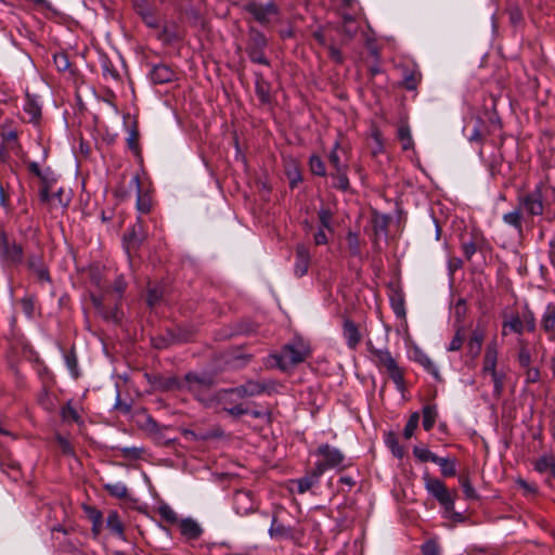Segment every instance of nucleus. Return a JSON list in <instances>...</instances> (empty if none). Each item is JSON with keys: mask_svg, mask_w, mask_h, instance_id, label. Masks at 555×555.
Here are the masks:
<instances>
[{"mask_svg": "<svg viewBox=\"0 0 555 555\" xmlns=\"http://www.w3.org/2000/svg\"><path fill=\"white\" fill-rule=\"evenodd\" d=\"M543 184L539 183L534 190L518 194L517 205L502 215V221L515 230L519 238L524 237V223L532 222L534 217L544 212Z\"/></svg>", "mask_w": 555, "mask_h": 555, "instance_id": "f257e3e1", "label": "nucleus"}, {"mask_svg": "<svg viewBox=\"0 0 555 555\" xmlns=\"http://www.w3.org/2000/svg\"><path fill=\"white\" fill-rule=\"evenodd\" d=\"M424 481L425 489L443 507L444 516L453 521H463L464 516L454 509L456 491H449L440 479L433 478L428 474L424 475Z\"/></svg>", "mask_w": 555, "mask_h": 555, "instance_id": "f03ea898", "label": "nucleus"}, {"mask_svg": "<svg viewBox=\"0 0 555 555\" xmlns=\"http://www.w3.org/2000/svg\"><path fill=\"white\" fill-rule=\"evenodd\" d=\"M367 350L376 366L385 371L400 392L405 390L404 372L387 348H376L371 341L367 343Z\"/></svg>", "mask_w": 555, "mask_h": 555, "instance_id": "7ed1b4c3", "label": "nucleus"}, {"mask_svg": "<svg viewBox=\"0 0 555 555\" xmlns=\"http://www.w3.org/2000/svg\"><path fill=\"white\" fill-rule=\"evenodd\" d=\"M499 349L496 341H491L487 345L482 359L481 374L489 375L493 383L492 396L500 399L504 391V383L506 373L503 369L498 367Z\"/></svg>", "mask_w": 555, "mask_h": 555, "instance_id": "20e7f679", "label": "nucleus"}, {"mask_svg": "<svg viewBox=\"0 0 555 555\" xmlns=\"http://www.w3.org/2000/svg\"><path fill=\"white\" fill-rule=\"evenodd\" d=\"M309 356V349L302 343H293L285 345L279 354H274L276 365L282 371L304 362Z\"/></svg>", "mask_w": 555, "mask_h": 555, "instance_id": "39448f33", "label": "nucleus"}, {"mask_svg": "<svg viewBox=\"0 0 555 555\" xmlns=\"http://www.w3.org/2000/svg\"><path fill=\"white\" fill-rule=\"evenodd\" d=\"M245 11L262 26L276 22L281 14L279 7L272 1L268 3L250 1L245 4Z\"/></svg>", "mask_w": 555, "mask_h": 555, "instance_id": "423d86ee", "label": "nucleus"}, {"mask_svg": "<svg viewBox=\"0 0 555 555\" xmlns=\"http://www.w3.org/2000/svg\"><path fill=\"white\" fill-rule=\"evenodd\" d=\"M317 455L320 459L315 462L314 467L324 474L328 469L340 468L345 460L344 454L336 448L324 443L317 449Z\"/></svg>", "mask_w": 555, "mask_h": 555, "instance_id": "0eeeda50", "label": "nucleus"}, {"mask_svg": "<svg viewBox=\"0 0 555 555\" xmlns=\"http://www.w3.org/2000/svg\"><path fill=\"white\" fill-rule=\"evenodd\" d=\"M212 384L214 379L208 374L188 373L184 376V390L194 395L199 401L207 399Z\"/></svg>", "mask_w": 555, "mask_h": 555, "instance_id": "6e6552de", "label": "nucleus"}, {"mask_svg": "<svg viewBox=\"0 0 555 555\" xmlns=\"http://www.w3.org/2000/svg\"><path fill=\"white\" fill-rule=\"evenodd\" d=\"M278 389V384L274 380L258 382L247 380L245 384L225 390L227 393H234L240 398L255 397L262 393H272Z\"/></svg>", "mask_w": 555, "mask_h": 555, "instance_id": "1a4fd4ad", "label": "nucleus"}, {"mask_svg": "<svg viewBox=\"0 0 555 555\" xmlns=\"http://www.w3.org/2000/svg\"><path fill=\"white\" fill-rule=\"evenodd\" d=\"M0 258L9 264H20L24 258L23 247L11 242L4 232H0Z\"/></svg>", "mask_w": 555, "mask_h": 555, "instance_id": "9d476101", "label": "nucleus"}, {"mask_svg": "<svg viewBox=\"0 0 555 555\" xmlns=\"http://www.w3.org/2000/svg\"><path fill=\"white\" fill-rule=\"evenodd\" d=\"M268 533L271 539L276 541L287 540L294 543H299L302 538V532L300 530L292 526H285L280 522L275 516L272 517Z\"/></svg>", "mask_w": 555, "mask_h": 555, "instance_id": "9b49d317", "label": "nucleus"}, {"mask_svg": "<svg viewBox=\"0 0 555 555\" xmlns=\"http://www.w3.org/2000/svg\"><path fill=\"white\" fill-rule=\"evenodd\" d=\"M233 508L237 515L247 516L257 511L258 504L251 491L237 490L233 494Z\"/></svg>", "mask_w": 555, "mask_h": 555, "instance_id": "f8f14e48", "label": "nucleus"}, {"mask_svg": "<svg viewBox=\"0 0 555 555\" xmlns=\"http://www.w3.org/2000/svg\"><path fill=\"white\" fill-rule=\"evenodd\" d=\"M540 324L550 340H555V302H548L541 315Z\"/></svg>", "mask_w": 555, "mask_h": 555, "instance_id": "ddd939ff", "label": "nucleus"}, {"mask_svg": "<svg viewBox=\"0 0 555 555\" xmlns=\"http://www.w3.org/2000/svg\"><path fill=\"white\" fill-rule=\"evenodd\" d=\"M310 253L305 245H298L296 248V259L294 264V273L297 278L307 274L310 266Z\"/></svg>", "mask_w": 555, "mask_h": 555, "instance_id": "4468645a", "label": "nucleus"}, {"mask_svg": "<svg viewBox=\"0 0 555 555\" xmlns=\"http://www.w3.org/2000/svg\"><path fill=\"white\" fill-rule=\"evenodd\" d=\"M176 72L167 64L154 65L150 72L151 80L154 83L163 85L176 79Z\"/></svg>", "mask_w": 555, "mask_h": 555, "instance_id": "2eb2a0df", "label": "nucleus"}, {"mask_svg": "<svg viewBox=\"0 0 555 555\" xmlns=\"http://www.w3.org/2000/svg\"><path fill=\"white\" fill-rule=\"evenodd\" d=\"M179 528L181 535L188 541L197 540L203 534V528L193 518L181 519L179 521Z\"/></svg>", "mask_w": 555, "mask_h": 555, "instance_id": "dca6fc26", "label": "nucleus"}, {"mask_svg": "<svg viewBox=\"0 0 555 555\" xmlns=\"http://www.w3.org/2000/svg\"><path fill=\"white\" fill-rule=\"evenodd\" d=\"M323 474L320 469L313 467L309 473H307L304 477L299 479L292 480L293 485L297 486V492L302 494L310 490L312 487L317 486L320 482V478Z\"/></svg>", "mask_w": 555, "mask_h": 555, "instance_id": "f3484780", "label": "nucleus"}, {"mask_svg": "<svg viewBox=\"0 0 555 555\" xmlns=\"http://www.w3.org/2000/svg\"><path fill=\"white\" fill-rule=\"evenodd\" d=\"M24 113L28 116L27 121L37 124L41 118V105L36 95L26 94L23 105Z\"/></svg>", "mask_w": 555, "mask_h": 555, "instance_id": "a211bd4d", "label": "nucleus"}, {"mask_svg": "<svg viewBox=\"0 0 555 555\" xmlns=\"http://www.w3.org/2000/svg\"><path fill=\"white\" fill-rule=\"evenodd\" d=\"M343 335L349 349L354 350L361 341V334L357 324L351 320H345L343 324Z\"/></svg>", "mask_w": 555, "mask_h": 555, "instance_id": "6ab92c4d", "label": "nucleus"}, {"mask_svg": "<svg viewBox=\"0 0 555 555\" xmlns=\"http://www.w3.org/2000/svg\"><path fill=\"white\" fill-rule=\"evenodd\" d=\"M27 264H28L29 270H31L36 274L38 282H40V283H50L51 282L49 271L40 256H37V255L29 256Z\"/></svg>", "mask_w": 555, "mask_h": 555, "instance_id": "aec40b11", "label": "nucleus"}, {"mask_svg": "<svg viewBox=\"0 0 555 555\" xmlns=\"http://www.w3.org/2000/svg\"><path fill=\"white\" fill-rule=\"evenodd\" d=\"M533 468L539 474L550 472L552 478L555 479V456L543 454L533 462Z\"/></svg>", "mask_w": 555, "mask_h": 555, "instance_id": "412c9836", "label": "nucleus"}, {"mask_svg": "<svg viewBox=\"0 0 555 555\" xmlns=\"http://www.w3.org/2000/svg\"><path fill=\"white\" fill-rule=\"evenodd\" d=\"M482 242H483V237L479 233L473 232L472 238L469 241L462 242V250H463L464 257L467 260H470L472 257L476 254L477 249L480 248Z\"/></svg>", "mask_w": 555, "mask_h": 555, "instance_id": "4be33fe9", "label": "nucleus"}, {"mask_svg": "<svg viewBox=\"0 0 555 555\" xmlns=\"http://www.w3.org/2000/svg\"><path fill=\"white\" fill-rule=\"evenodd\" d=\"M255 89L261 103L266 104L271 101V86L260 74H256Z\"/></svg>", "mask_w": 555, "mask_h": 555, "instance_id": "5701e85b", "label": "nucleus"}, {"mask_svg": "<svg viewBox=\"0 0 555 555\" xmlns=\"http://www.w3.org/2000/svg\"><path fill=\"white\" fill-rule=\"evenodd\" d=\"M106 527L116 537H118L120 539L125 538L124 524H122L117 511H109L107 518H106Z\"/></svg>", "mask_w": 555, "mask_h": 555, "instance_id": "b1692460", "label": "nucleus"}, {"mask_svg": "<svg viewBox=\"0 0 555 555\" xmlns=\"http://www.w3.org/2000/svg\"><path fill=\"white\" fill-rule=\"evenodd\" d=\"M346 155V151L340 147L339 142H335L332 151L328 154V162L334 170L347 169L348 165L341 160V156Z\"/></svg>", "mask_w": 555, "mask_h": 555, "instance_id": "393cba45", "label": "nucleus"}, {"mask_svg": "<svg viewBox=\"0 0 555 555\" xmlns=\"http://www.w3.org/2000/svg\"><path fill=\"white\" fill-rule=\"evenodd\" d=\"M132 182L137 185L138 196H137V209L141 214L150 212L152 208V201L149 195L142 194L140 186V179L138 176L132 178Z\"/></svg>", "mask_w": 555, "mask_h": 555, "instance_id": "a878e982", "label": "nucleus"}, {"mask_svg": "<svg viewBox=\"0 0 555 555\" xmlns=\"http://www.w3.org/2000/svg\"><path fill=\"white\" fill-rule=\"evenodd\" d=\"M485 339V333L480 328H475L469 337L467 347L474 357L478 356Z\"/></svg>", "mask_w": 555, "mask_h": 555, "instance_id": "bb28decb", "label": "nucleus"}, {"mask_svg": "<svg viewBox=\"0 0 555 555\" xmlns=\"http://www.w3.org/2000/svg\"><path fill=\"white\" fill-rule=\"evenodd\" d=\"M507 331L521 335L524 332V322L519 315L513 314L503 322V335H507Z\"/></svg>", "mask_w": 555, "mask_h": 555, "instance_id": "cd10ccee", "label": "nucleus"}, {"mask_svg": "<svg viewBox=\"0 0 555 555\" xmlns=\"http://www.w3.org/2000/svg\"><path fill=\"white\" fill-rule=\"evenodd\" d=\"M398 139L401 142L403 151H409L414 147V141L411 134V129L406 124H402L398 128Z\"/></svg>", "mask_w": 555, "mask_h": 555, "instance_id": "c85d7f7f", "label": "nucleus"}, {"mask_svg": "<svg viewBox=\"0 0 555 555\" xmlns=\"http://www.w3.org/2000/svg\"><path fill=\"white\" fill-rule=\"evenodd\" d=\"M438 412L435 405H425L423 408V427L426 431H429L437 420Z\"/></svg>", "mask_w": 555, "mask_h": 555, "instance_id": "c756f323", "label": "nucleus"}, {"mask_svg": "<svg viewBox=\"0 0 555 555\" xmlns=\"http://www.w3.org/2000/svg\"><path fill=\"white\" fill-rule=\"evenodd\" d=\"M416 361L426 370L427 373L433 375L435 379L440 380L441 377L437 365L426 353H420Z\"/></svg>", "mask_w": 555, "mask_h": 555, "instance_id": "7c9ffc66", "label": "nucleus"}, {"mask_svg": "<svg viewBox=\"0 0 555 555\" xmlns=\"http://www.w3.org/2000/svg\"><path fill=\"white\" fill-rule=\"evenodd\" d=\"M140 428L155 437H158L160 436L164 427L160 426L151 415H145L142 423H140Z\"/></svg>", "mask_w": 555, "mask_h": 555, "instance_id": "2f4dec72", "label": "nucleus"}, {"mask_svg": "<svg viewBox=\"0 0 555 555\" xmlns=\"http://www.w3.org/2000/svg\"><path fill=\"white\" fill-rule=\"evenodd\" d=\"M518 363L520 367H529L531 366L532 358L531 352L527 346V343L522 339L519 340V350L517 356Z\"/></svg>", "mask_w": 555, "mask_h": 555, "instance_id": "473e14b6", "label": "nucleus"}, {"mask_svg": "<svg viewBox=\"0 0 555 555\" xmlns=\"http://www.w3.org/2000/svg\"><path fill=\"white\" fill-rule=\"evenodd\" d=\"M88 516L92 522V533L99 535L102 530L103 516L102 513L93 507L87 509Z\"/></svg>", "mask_w": 555, "mask_h": 555, "instance_id": "72a5a7b5", "label": "nucleus"}, {"mask_svg": "<svg viewBox=\"0 0 555 555\" xmlns=\"http://www.w3.org/2000/svg\"><path fill=\"white\" fill-rule=\"evenodd\" d=\"M385 442L397 459H402L404 456V448L399 443L395 434L389 433L385 439Z\"/></svg>", "mask_w": 555, "mask_h": 555, "instance_id": "f704fd0d", "label": "nucleus"}, {"mask_svg": "<svg viewBox=\"0 0 555 555\" xmlns=\"http://www.w3.org/2000/svg\"><path fill=\"white\" fill-rule=\"evenodd\" d=\"M65 364L73 378L77 379L80 376L78 369V360L74 351L67 352L64 356Z\"/></svg>", "mask_w": 555, "mask_h": 555, "instance_id": "c9c22d12", "label": "nucleus"}, {"mask_svg": "<svg viewBox=\"0 0 555 555\" xmlns=\"http://www.w3.org/2000/svg\"><path fill=\"white\" fill-rule=\"evenodd\" d=\"M413 454L421 462H433V463H435V462L439 461V456H437L429 449L424 448V447H414L413 448Z\"/></svg>", "mask_w": 555, "mask_h": 555, "instance_id": "e433bc0d", "label": "nucleus"}, {"mask_svg": "<svg viewBox=\"0 0 555 555\" xmlns=\"http://www.w3.org/2000/svg\"><path fill=\"white\" fill-rule=\"evenodd\" d=\"M104 488L112 496H115L118 499H122V498L127 496V493H128L127 486L121 481H118L115 483H106L104 486Z\"/></svg>", "mask_w": 555, "mask_h": 555, "instance_id": "4c0bfd02", "label": "nucleus"}, {"mask_svg": "<svg viewBox=\"0 0 555 555\" xmlns=\"http://www.w3.org/2000/svg\"><path fill=\"white\" fill-rule=\"evenodd\" d=\"M267 46L266 36L255 29H250V43L248 49H259L263 50Z\"/></svg>", "mask_w": 555, "mask_h": 555, "instance_id": "58836bf2", "label": "nucleus"}, {"mask_svg": "<svg viewBox=\"0 0 555 555\" xmlns=\"http://www.w3.org/2000/svg\"><path fill=\"white\" fill-rule=\"evenodd\" d=\"M309 166L313 175L320 177H324L326 175V168L321 157L312 155L309 159Z\"/></svg>", "mask_w": 555, "mask_h": 555, "instance_id": "ea45409f", "label": "nucleus"}, {"mask_svg": "<svg viewBox=\"0 0 555 555\" xmlns=\"http://www.w3.org/2000/svg\"><path fill=\"white\" fill-rule=\"evenodd\" d=\"M70 197L64 193L63 189L52 194V208H66L69 205Z\"/></svg>", "mask_w": 555, "mask_h": 555, "instance_id": "a19ab883", "label": "nucleus"}, {"mask_svg": "<svg viewBox=\"0 0 555 555\" xmlns=\"http://www.w3.org/2000/svg\"><path fill=\"white\" fill-rule=\"evenodd\" d=\"M319 221H320V228L326 229L328 231H333L332 228V219H333V212L328 208L322 207L319 212Z\"/></svg>", "mask_w": 555, "mask_h": 555, "instance_id": "79ce46f5", "label": "nucleus"}, {"mask_svg": "<svg viewBox=\"0 0 555 555\" xmlns=\"http://www.w3.org/2000/svg\"><path fill=\"white\" fill-rule=\"evenodd\" d=\"M435 464L439 465L442 475L446 477L454 476L456 473L454 461L444 457H439V461L435 462Z\"/></svg>", "mask_w": 555, "mask_h": 555, "instance_id": "37998d69", "label": "nucleus"}, {"mask_svg": "<svg viewBox=\"0 0 555 555\" xmlns=\"http://www.w3.org/2000/svg\"><path fill=\"white\" fill-rule=\"evenodd\" d=\"M460 485H461L464 495L467 500H477L478 499V494H477L475 488L473 487V485L470 483V480L468 477L461 476Z\"/></svg>", "mask_w": 555, "mask_h": 555, "instance_id": "c03bdc74", "label": "nucleus"}, {"mask_svg": "<svg viewBox=\"0 0 555 555\" xmlns=\"http://www.w3.org/2000/svg\"><path fill=\"white\" fill-rule=\"evenodd\" d=\"M418 422H420V414L417 412H414L408 420L404 430H403V437L405 439H410L414 435V431L418 426Z\"/></svg>", "mask_w": 555, "mask_h": 555, "instance_id": "a18cd8bd", "label": "nucleus"}, {"mask_svg": "<svg viewBox=\"0 0 555 555\" xmlns=\"http://www.w3.org/2000/svg\"><path fill=\"white\" fill-rule=\"evenodd\" d=\"M53 62L59 72H66L70 67L68 55L65 52L55 53Z\"/></svg>", "mask_w": 555, "mask_h": 555, "instance_id": "49530a36", "label": "nucleus"}, {"mask_svg": "<svg viewBox=\"0 0 555 555\" xmlns=\"http://www.w3.org/2000/svg\"><path fill=\"white\" fill-rule=\"evenodd\" d=\"M333 178L336 179V183H335V186L343 190V191H346L348 190L349 188V179L347 177V169H343V170H335L333 173H332Z\"/></svg>", "mask_w": 555, "mask_h": 555, "instance_id": "de8ad7c7", "label": "nucleus"}, {"mask_svg": "<svg viewBox=\"0 0 555 555\" xmlns=\"http://www.w3.org/2000/svg\"><path fill=\"white\" fill-rule=\"evenodd\" d=\"M158 512L160 517L169 524L179 521L177 513L169 505H162Z\"/></svg>", "mask_w": 555, "mask_h": 555, "instance_id": "09e8293b", "label": "nucleus"}, {"mask_svg": "<svg viewBox=\"0 0 555 555\" xmlns=\"http://www.w3.org/2000/svg\"><path fill=\"white\" fill-rule=\"evenodd\" d=\"M524 322V330L527 328L529 332H534L537 327L535 318L531 310L526 309L520 318Z\"/></svg>", "mask_w": 555, "mask_h": 555, "instance_id": "8fccbe9b", "label": "nucleus"}, {"mask_svg": "<svg viewBox=\"0 0 555 555\" xmlns=\"http://www.w3.org/2000/svg\"><path fill=\"white\" fill-rule=\"evenodd\" d=\"M127 145L134 154H139V133L135 129L129 130L127 137Z\"/></svg>", "mask_w": 555, "mask_h": 555, "instance_id": "3c124183", "label": "nucleus"}, {"mask_svg": "<svg viewBox=\"0 0 555 555\" xmlns=\"http://www.w3.org/2000/svg\"><path fill=\"white\" fill-rule=\"evenodd\" d=\"M248 56L251 62L262 64V65H269L268 59L263 54V50L259 49H248Z\"/></svg>", "mask_w": 555, "mask_h": 555, "instance_id": "603ef678", "label": "nucleus"}, {"mask_svg": "<svg viewBox=\"0 0 555 555\" xmlns=\"http://www.w3.org/2000/svg\"><path fill=\"white\" fill-rule=\"evenodd\" d=\"M464 344V335L462 334L461 328H459L450 341L449 346L447 347L448 351H459Z\"/></svg>", "mask_w": 555, "mask_h": 555, "instance_id": "864d4df0", "label": "nucleus"}, {"mask_svg": "<svg viewBox=\"0 0 555 555\" xmlns=\"http://www.w3.org/2000/svg\"><path fill=\"white\" fill-rule=\"evenodd\" d=\"M347 241L350 254L353 256L360 255V244L358 235L350 232L347 235Z\"/></svg>", "mask_w": 555, "mask_h": 555, "instance_id": "5fc2aeb1", "label": "nucleus"}, {"mask_svg": "<svg viewBox=\"0 0 555 555\" xmlns=\"http://www.w3.org/2000/svg\"><path fill=\"white\" fill-rule=\"evenodd\" d=\"M423 555H440V547L436 541L429 540L422 545Z\"/></svg>", "mask_w": 555, "mask_h": 555, "instance_id": "6e6d98bb", "label": "nucleus"}, {"mask_svg": "<svg viewBox=\"0 0 555 555\" xmlns=\"http://www.w3.org/2000/svg\"><path fill=\"white\" fill-rule=\"evenodd\" d=\"M114 409L117 410L118 412H120L124 415L129 414L130 411H131V404L121 401L120 392H119L118 389L116 391V400H115V403H114Z\"/></svg>", "mask_w": 555, "mask_h": 555, "instance_id": "4d7b16f0", "label": "nucleus"}, {"mask_svg": "<svg viewBox=\"0 0 555 555\" xmlns=\"http://www.w3.org/2000/svg\"><path fill=\"white\" fill-rule=\"evenodd\" d=\"M391 307L396 313L397 317H404L405 315V308H404V301L403 299L398 297H391Z\"/></svg>", "mask_w": 555, "mask_h": 555, "instance_id": "13d9d810", "label": "nucleus"}, {"mask_svg": "<svg viewBox=\"0 0 555 555\" xmlns=\"http://www.w3.org/2000/svg\"><path fill=\"white\" fill-rule=\"evenodd\" d=\"M524 370H526L525 375H526L527 383L534 384L540 380L541 375H540V370L538 367L529 366V367H525Z\"/></svg>", "mask_w": 555, "mask_h": 555, "instance_id": "bf43d9fd", "label": "nucleus"}, {"mask_svg": "<svg viewBox=\"0 0 555 555\" xmlns=\"http://www.w3.org/2000/svg\"><path fill=\"white\" fill-rule=\"evenodd\" d=\"M39 199L42 204H49L52 207V194H50V186L48 180L43 183L39 191Z\"/></svg>", "mask_w": 555, "mask_h": 555, "instance_id": "052dcab7", "label": "nucleus"}, {"mask_svg": "<svg viewBox=\"0 0 555 555\" xmlns=\"http://www.w3.org/2000/svg\"><path fill=\"white\" fill-rule=\"evenodd\" d=\"M420 79L413 74L404 75L403 86L406 90H415L417 88Z\"/></svg>", "mask_w": 555, "mask_h": 555, "instance_id": "680f3d73", "label": "nucleus"}, {"mask_svg": "<svg viewBox=\"0 0 555 555\" xmlns=\"http://www.w3.org/2000/svg\"><path fill=\"white\" fill-rule=\"evenodd\" d=\"M56 441H57L60 449L62 450V452L64 454L74 455V449H73L70 442L66 438H64L62 436H57Z\"/></svg>", "mask_w": 555, "mask_h": 555, "instance_id": "e2e57ef3", "label": "nucleus"}, {"mask_svg": "<svg viewBox=\"0 0 555 555\" xmlns=\"http://www.w3.org/2000/svg\"><path fill=\"white\" fill-rule=\"evenodd\" d=\"M62 415L65 420H70L76 423L79 422L80 418L77 410L69 404L63 409Z\"/></svg>", "mask_w": 555, "mask_h": 555, "instance_id": "0e129e2a", "label": "nucleus"}, {"mask_svg": "<svg viewBox=\"0 0 555 555\" xmlns=\"http://www.w3.org/2000/svg\"><path fill=\"white\" fill-rule=\"evenodd\" d=\"M516 482L525 491L526 494L538 493V487L535 485L529 483L522 478H518Z\"/></svg>", "mask_w": 555, "mask_h": 555, "instance_id": "69168bd1", "label": "nucleus"}, {"mask_svg": "<svg viewBox=\"0 0 555 555\" xmlns=\"http://www.w3.org/2000/svg\"><path fill=\"white\" fill-rule=\"evenodd\" d=\"M165 388L167 390H184V379L180 380L178 378L171 377L166 380Z\"/></svg>", "mask_w": 555, "mask_h": 555, "instance_id": "338daca9", "label": "nucleus"}, {"mask_svg": "<svg viewBox=\"0 0 555 555\" xmlns=\"http://www.w3.org/2000/svg\"><path fill=\"white\" fill-rule=\"evenodd\" d=\"M327 49H328V56L331 57L332 61H334L337 64H341L344 62V56H343L341 52L339 51V49H337L334 46H328Z\"/></svg>", "mask_w": 555, "mask_h": 555, "instance_id": "774afa93", "label": "nucleus"}]
</instances>
